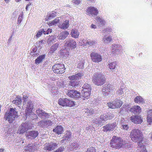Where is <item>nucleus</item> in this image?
Instances as JSON below:
<instances>
[{"mask_svg": "<svg viewBox=\"0 0 152 152\" xmlns=\"http://www.w3.org/2000/svg\"><path fill=\"white\" fill-rule=\"evenodd\" d=\"M83 76V73H77L74 75L69 76V78L70 81L69 83L68 87L70 88H76L79 84V82L77 80L82 78Z\"/></svg>", "mask_w": 152, "mask_h": 152, "instance_id": "f257e3e1", "label": "nucleus"}, {"mask_svg": "<svg viewBox=\"0 0 152 152\" xmlns=\"http://www.w3.org/2000/svg\"><path fill=\"white\" fill-rule=\"evenodd\" d=\"M105 77L102 73H95L92 78V82L95 85L99 86L103 85L105 81Z\"/></svg>", "mask_w": 152, "mask_h": 152, "instance_id": "f03ea898", "label": "nucleus"}, {"mask_svg": "<svg viewBox=\"0 0 152 152\" xmlns=\"http://www.w3.org/2000/svg\"><path fill=\"white\" fill-rule=\"evenodd\" d=\"M18 117V112L15 109L12 108H10L8 113H6L4 116L6 120L8 121L10 124L13 123L15 119L17 118Z\"/></svg>", "mask_w": 152, "mask_h": 152, "instance_id": "7ed1b4c3", "label": "nucleus"}, {"mask_svg": "<svg viewBox=\"0 0 152 152\" xmlns=\"http://www.w3.org/2000/svg\"><path fill=\"white\" fill-rule=\"evenodd\" d=\"M130 136L132 141L134 142H141L142 138V134L141 131L137 129L132 130L130 133Z\"/></svg>", "mask_w": 152, "mask_h": 152, "instance_id": "20e7f679", "label": "nucleus"}, {"mask_svg": "<svg viewBox=\"0 0 152 152\" xmlns=\"http://www.w3.org/2000/svg\"><path fill=\"white\" fill-rule=\"evenodd\" d=\"M111 146L115 149L121 148L123 145V140L121 138L115 136H113L110 142Z\"/></svg>", "mask_w": 152, "mask_h": 152, "instance_id": "39448f33", "label": "nucleus"}, {"mask_svg": "<svg viewBox=\"0 0 152 152\" xmlns=\"http://www.w3.org/2000/svg\"><path fill=\"white\" fill-rule=\"evenodd\" d=\"M58 104L63 107H72L75 105L74 102L67 98H62L59 99Z\"/></svg>", "mask_w": 152, "mask_h": 152, "instance_id": "423d86ee", "label": "nucleus"}, {"mask_svg": "<svg viewBox=\"0 0 152 152\" xmlns=\"http://www.w3.org/2000/svg\"><path fill=\"white\" fill-rule=\"evenodd\" d=\"M65 69L64 65L61 63L55 64L52 67L53 72L57 74H61L64 72Z\"/></svg>", "mask_w": 152, "mask_h": 152, "instance_id": "0eeeda50", "label": "nucleus"}, {"mask_svg": "<svg viewBox=\"0 0 152 152\" xmlns=\"http://www.w3.org/2000/svg\"><path fill=\"white\" fill-rule=\"evenodd\" d=\"M36 112L39 117L42 119L48 118L51 117V114L47 113L45 112L44 110L40 109L37 110Z\"/></svg>", "mask_w": 152, "mask_h": 152, "instance_id": "6e6552de", "label": "nucleus"}, {"mask_svg": "<svg viewBox=\"0 0 152 152\" xmlns=\"http://www.w3.org/2000/svg\"><path fill=\"white\" fill-rule=\"evenodd\" d=\"M86 11V14L90 17L97 15L99 12L97 9L94 7H88Z\"/></svg>", "mask_w": 152, "mask_h": 152, "instance_id": "1a4fd4ad", "label": "nucleus"}, {"mask_svg": "<svg viewBox=\"0 0 152 152\" xmlns=\"http://www.w3.org/2000/svg\"><path fill=\"white\" fill-rule=\"evenodd\" d=\"M117 125L115 122L106 124L103 127L102 130L105 132H112L115 129Z\"/></svg>", "mask_w": 152, "mask_h": 152, "instance_id": "9d476101", "label": "nucleus"}, {"mask_svg": "<svg viewBox=\"0 0 152 152\" xmlns=\"http://www.w3.org/2000/svg\"><path fill=\"white\" fill-rule=\"evenodd\" d=\"M33 104L31 101H28V102L26 105L24 106L26 108V114L27 117L28 116L30 113H31L32 110L33 109Z\"/></svg>", "mask_w": 152, "mask_h": 152, "instance_id": "9b49d317", "label": "nucleus"}, {"mask_svg": "<svg viewBox=\"0 0 152 152\" xmlns=\"http://www.w3.org/2000/svg\"><path fill=\"white\" fill-rule=\"evenodd\" d=\"M90 56L92 60L95 62H99L101 61L102 58L100 54L95 52H92L90 54Z\"/></svg>", "mask_w": 152, "mask_h": 152, "instance_id": "f8f14e48", "label": "nucleus"}, {"mask_svg": "<svg viewBox=\"0 0 152 152\" xmlns=\"http://www.w3.org/2000/svg\"><path fill=\"white\" fill-rule=\"evenodd\" d=\"M66 42L65 43V46H67L72 49H74L76 47V42L72 39H66Z\"/></svg>", "mask_w": 152, "mask_h": 152, "instance_id": "ddd939ff", "label": "nucleus"}, {"mask_svg": "<svg viewBox=\"0 0 152 152\" xmlns=\"http://www.w3.org/2000/svg\"><path fill=\"white\" fill-rule=\"evenodd\" d=\"M58 144L56 143L50 142L46 145L44 147L45 150L51 151L57 148Z\"/></svg>", "mask_w": 152, "mask_h": 152, "instance_id": "4468645a", "label": "nucleus"}, {"mask_svg": "<svg viewBox=\"0 0 152 152\" xmlns=\"http://www.w3.org/2000/svg\"><path fill=\"white\" fill-rule=\"evenodd\" d=\"M28 125L27 123H23L19 127L18 131L20 134H23L26 132L28 129Z\"/></svg>", "mask_w": 152, "mask_h": 152, "instance_id": "2eb2a0df", "label": "nucleus"}, {"mask_svg": "<svg viewBox=\"0 0 152 152\" xmlns=\"http://www.w3.org/2000/svg\"><path fill=\"white\" fill-rule=\"evenodd\" d=\"M131 121L135 124H139L142 122L141 117L138 115H132L130 118Z\"/></svg>", "mask_w": 152, "mask_h": 152, "instance_id": "dca6fc26", "label": "nucleus"}, {"mask_svg": "<svg viewBox=\"0 0 152 152\" xmlns=\"http://www.w3.org/2000/svg\"><path fill=\"white\" fill-rule=\"evenodd\" d=\"M37 131H31L27 132L26 137L29 139H33L35 138L38 135Z\"/></svg>", "mask_w": 152, "mask_h": 152, "instance_id": "f3484780", "label": "nucleus"}, {"mask_svg": "<svg viewBox=\"0 0 152 152\" xmlns=\"http://www.w3.org/2000/svg\"><path fill=\"white\" fill-rule=\"evenodd\" d=\"M72 133L70 131H67L65 132L64 136L63 138V139L61 140V141L62 142L65 141L67 142H69L70 141V138L71 137Z\"/></svg>", "mask_w": 152, "mask_h": 152, "instance_id": "a211bd4d", "label": "nucleus"}, {"mask_svg": "<svg viewBox=\"0 0 152 152\" xmlns=\"http://www.w3.org/2000/svg\"><path fill=\"white\" fill-rule=\"evenodd\" d=\"M112 48V52H118L120 50L122 49V47L121 45L118 44H112L111 46Z\"/></svg>", "mask_w": 152, "mask_h": 152, "instance_id": "6ab92c4d", "label": "nucleus"}, {"mask_svg": "<svg viewBox=\"0 0 152 152\" xmlns=\"http://www.w3.org/2000/svg\"><path fill=\"white\" fill-rule=\"evenodd\" d=\"M130 111L135 114H139L141 112V108L138 106H134L130 108Z\"/></svg>", "mask_w": 152, "mask_h": 152, "instance_id": "aec40b11", "label": "nucleus"}, {"mask_svg": "<svg viewBox=\"0 0 152 152\" xmlns=\"http://www.w3.org/2000/svg\"><path fill=\"white\" fill-rule=\"evenodd\" d=\"M53 131L58 135L61 134L64 132L63 127L61 126H57L53 129Z\"/></svg>", "mask_w": 152, "mask_h": 152, "instance_id": "412c9836", "label": "nucleus"}, {"mask_svg": "<svg viewBox=\"0 0 152 152\" xmlns=\"http://www.w3.org/2000/svg\"><path fill=\"white\" fill-rule=\"evenodd\" d=\"M69 20H66L63 23H59L58 25V27L61 29H65L68 28L69 27Z\"/></svg>", "mask_w": 152, "mask_h": 152, "instance_id": "4be33fe9", "label": "nucleus"}, {"mask_svg": "<svg viewBox=\"0 0 152 152\" xmlns=\"http://www.w3.org/2000/svg\"><path fill=\"white\" fill-rule=\"evenodd\" d=\"M25 148V151L32 152L34 151L36 149L33 143H30Z\"/></svg>", "mask_w": 152, "mask_h": 152, "instance_id": "5701e85b", "label": "nucleus"}, {"mask_svg": "<svg viewBox=\"0 0 152 152\" xmlns=\"http://www.w3.org/2000/svg\"><path fill=\"white\" fill-rule=\"evenodd\" d=\"M137 144L138 145V148L137 152H147L145 146L142 142H140L139 143H137Z\"/></svg>", "mask_w": 152, "mask_h": 152, "instance_id": "b1692460", "label": "nucleus"}, {"mask_svg": "<svg viewBox=\"0 0 152 152\" xmlns=\"http://www.w3.org/2000/svg\"><path fill=\"white\" fill-rule=\"evenodd\" d=\"M69 34V33L67 31L62 32L58 35V38L59 40H64L67 37Z\"/></svg>", "mask_w": 152, "mask_h": 152, "instance_id": "393cba45", "label": "nucleus"}, {"mask_svg": "<svg viewBox=\"0 0 152 152\" xmlns=\"http://www.w3.org/2000/svg\"><path fill=\"white\" fill-rule=\"evenodd\" d=\"M45 55V54L42 55L37 57L35 61V63L38 65L41 63L43 60L44 59Z\"/></svg>", "mask_w": 152, "mask_h": 152, "instance_id": "a878e982", "label": "nucleus"}, {"mask_svg": "<svg viewBox=\"0 0 152 152\" xmlns=\"http://www.w3.org/2000/svg\"><path fill=\"white\" fill-rule=\"evenodd\" d=\"M110 86L109 84H106L105 85V87H103L102 89V91L103 93L106 92H111L113 91V90L111 89L112 88L110 87Z\"/></svg>", "mask_w": 152, "mask_h": 152, "instance_id": "bb28decb", "label": "nucleus"}, {"mask_svg": "<svg viewBox=\"0 0 152 152\" xmlns=\"http://www.w3.org/2000/svg\"><path fill=\"white\" fill-rule=\"evenodd\" d=\"M12 103L16 105H21L22 99L21 97H16L15 100L12 101Z\"/></svg>", "mask_w": 152, "mask_h": 152, "instance_id": "cd10ccee", "label": "nucleus"}, {"mask_svg": "<svg viewBox=\"0 0 152 152\" xmlns=\"http://www.w3.org/2000/svg\"><path fill=\"white\" fill-rule=\"evenodd\" d=\"M134 101L135 102L139 103H143L145 101L140 96H137L134 99Z\"/></svg>", "mask_w": 152, "mask_h": 152, "instance_id": "c85d7f7f", "label": "nucleus"}, {"mask_svg": "<svg viewBox=\"0 0 152 152\" xmlns=\"http://www.w3.org/2000/svg\"><path fill=\"white\" fill-rule=\"evenodd\" d=\"M71 34L72 36L75 38H77L78 37L79 35V32L77 30L73 29L71 31Z\"/></svg>", "mask_w": 152, "mask_h": 152, "instance_id": "c756f323", "label": "nucleus"}, {"mask_svg": "<svg viewBox=\"0 0 152 152\" xmlns=\"http://www.w3.org/2000/svg\"><path fill=\"white\" fill-rule=\"evenodd\" d=\"M59 44L56 43L51 46L49 53H53L57 49L59 46Z\"/></svg>", "mask_w": 152, "mask_h": 152, "instance_id": "7c9ffc66", "label": "nucleus"}, {"mask_svg": "<svg viewBox=\"0 0 152 152\" xmlns=\"http://www.w3.org/2000/svg\"><path fill=\"white\" fill-rule=\"evenodd\" d=\"M84 111L85 112L84 114L85 116H89L91 115L94 113V111L91 109H85Z\"/></svg>", "mask_w": 152, "mask_h": 152, "instance_id": "2f4dec72", "label": "nucleus"}, {"mask_svg": "<svg viewBox=\"0 0 152 152\" xmlns=\"http://www.w3.org/2000/svg\"><path fill=\"white\" fill-rule=\"evenodd\" d=\"M96 20L97 22L102 26L105 25L106 24V21L100 17L98 16L96 17Z\"/></svg>", "mask_w": 152, "mask_h": 152, "instance_id": "473e14b6", "label": "nucleus"}, {"mask_svg": "<svg viewBox=\"0 0 152 152\" xmlns=\"http://www.w3.org/2000/svg\"><path fill=\"white\" fill-rule=\"evenodd\" d=\"M108 117L107 114L101 115L100 117V120L102 122V124L108 120Z\"/></svg>", "mask_w": 152, "mask_h": 152, "instance_id": "72a5a7b5", "label": "nucleus"}, {"mask_svg": "<svg viewBox=\"0 0 152 152\" xmlns=\"http://www.w3.org/2000/svg\"><path fill=\"white\" fill-rule=\"evenodd\" d=\"M57 13L55 11H52L51 13L47 15V17L48 19L47 20H49L51 19L52 18L55 17Z\"/></svg>", "mask_w": 152, "mask_h": 152, "instance_id": "f704fd0d", "label": "nucleus"}, {"mask_svg": "<svg viewBox=\"0 0 152 152\" xmlns=\"http://www.w3.org/2000/svg\"><path fill=\"white\" fill-rule=\"evenodd\" d=\"M79 147V145L77 144L75 142H73V144L70 145V147L69 148L70 150H77Z\"/></svg>", "mask_w": 152, "mask_h": 152, "instance_id": "c9c22d12", "label": "nucleus"}, {"mask_svg": "<svg viewBox=\"0 0 152 152\" xmlns=\"http://www.w3.org/2000/svg\"><path fill=\"white\" fill-rule=\"evenodd\" d=\"M109 67L110 69L111 70H113L115 68L116 64V61H113V62H109L108 64Z\"/></svg>", "mask_w": 152, "mask_h": 152, "instance_id": "e433bc0d", "label": "nucleus"}, {"mask_svg": "<svg viewBox=\"0 0 152 152\" xmlns=\"http://www.w3.org/2000/svg\"><path fill=\"white\" fill-rule=\"evenodd\" d=\"M82 96L83 98V99L82 98L83 100L85 99V98L87 99L90 97L91 94V92H90L88 91L86 92H82Z\"/></svg>", "mask_w": 152, "mask_h": 152, "instance_id": "4c0bfd02", "label": "nucleus"}, {"mask_svg": "<svg viewBox=\"0 0 152 152\" xmlns=\"http://www.w3.org/2000/svg\"><path fill=\"white\" fill-rule=\"evenodd\" d=\"M93 123L98 125V126H102L103 124L99 118H96L93 120Z\"/></svg>", "mask_w": 152, "mask_h": 152, "instance_id": "58836bf2", "label": "nucleus"}, {"mask_svg": "<svg viewBox=\"0 0 152 152\" xmlns=\"http://www.w3.org/2000/svg\"><path fill=\"white\" fill-rule=\"evenodd\" d=\"M73 96L72 97V98L75 99H78L80 96V93L79 92L74 90V93L73 94Z\"/></svg>", "mask_w": 152, "mask_h": 152, "instance_id": "ea45409f", "label": "nucleus"}, {"mask_svg": "<svg viewBox=\"0 0 152 152\" xmlns=\"http://www.w3.org/2000/svg\"><path fill=\"white\" fill-rule=\"evenodd\" d=\"M112 39L111 37L110 36H108L107 37L104 36L103 38L104 42L105 43H108L110 42L111 41Z\"/></svg>", "mask_w": 152, "mask_h": 152, "instance_id": "a19ab883", "label": "nucleus"}, {"mask_svg": "<svg viewBox=\"0 0 152 152\" xmlns=\"http://www.w3.org/2000/svg\"><path fill=\"white\" fill-rule=\"evenodd\" d=\"M61 53L64 58H66L69 55V53L66 49H64L62 51Z\"/></svg>", "mask_w": 152, "mask_h": 152, "instance_id": "79ce46f5", "label": "nucleus"}, {"mask_svg": "<svg viewBox=\"0 0 152 152\" xmlns=\"http://www.w3.org/2000/svg\"><path fill=\"white\" fill-rule=\"evenodd\" d=\"M115 102H115V100H114L112 102L108 103L107 105L108 107L110 108H116V106L115 105Z\"/></svg>", "mask_w": 152, "mask_h": 152, "instance_id": "37998d69", "label": "nucleus"}, {"mask_svg": "<svg viewBox=\"0 0 152 152\" xmlns=\"http://www.w3.org/2000/svg\"><path fill=\"white\" fill-rule=\"evenodd\" d=\"M26 93L24 92L23 94V100H24V102L23 103V105H25L26 102L28 100V96L27 95H26Z\"/></svg>", "mask_w": 152, "mask_h": 152, "instance_id": "c03bdc74", "label": "nucleus"}, {"mask_svg": "<svg viewBox=\"0 0 152 152\" xmlns=\"http://www.w3.org/2000/svg\"><path fill=\"white\" fill-rule=\"evenodd\" d=\"M115 105L116 106V108L119 107L122 104L123 102L120 100L115 99Z\"/></svg>", "mask_w": 152, "mask_h": 152, "instance_id": "a18cd8bd", "label": "nucleus"}, {"mask_svg": "<svg viewBox=\"0 0 152 152\" xmlns=\"http://www.w3.org/2000/svg\"><path fill=\"white\" fill-rule=\"evenodd\" d=\"M46 122L45 121H39L38 123V125L41 127L43 128H46L45 125V124Z\"/></svg>", "mask_w": 152, "mask_h": 152, "instance_id": "49530a36", "label": "nucleus"}, {"mask_svg": "<svg viewBox=\"0 0 152 152\" xmlns=\"http://www.w3.org/2000/svg\"><path fill=\"white\" fill-rule=\"evenodd\" d=\"M121 128L124 130H128L129 126L128 124H126L124 123H121Z\"/></svg>", "mask_w": 152, "mask_h": 152, "instance_id": "de8ad7c7", "label": "nucleus"}, {"mask_svg": "<svg viewBox=\"0 0 152 152\" xmlns=\"http://www.w3.org/2000/svg\"><path fill=\"white\" fill-rule=\"evenodd\" d=\"M95 44V41L94 40H92L88 41L86 42V45H88L90 46H93Z\"/></svg>", "mask_w": 152, "mask_h": 152, "instance_id": "09e8293b", "label": "nucleus"}, {"mask_svg": "<svg viewBox=\"0 0 152 152\" xmlns=\"http://www.w3.org/2000/svg\"><path fill=\"white\" fill-rule=\"evenodd\" d=\"M84 63L85 61L83 59L81 60L80 61L78 64V67L80 69L83 68V67Z\"/></svg>", "mask_w": 152, "mask_h": 152, "instance_id": "8fccbe9b", "label": "nucleus"}, {"mask_svg": "<svg viewBox=\"0 0 152 152\" xmlns=\"http://www.w3.org/2000/svg\"><path fill=\"white\" fill-rule=\"evenodd\" d=\"M82 88L83 89H88L89 91H91V86L87 84H84Z\"/></svg>", "mask_w": 152, "mask_h": 152, "instance_id": "3c124183", "label": "nucleus"}, {"mask_svg": "<svg viewBox=\"0 0 152 152\" xmlns=\"http://www.w3.org/2000/svg\"><path fill=\"white\" fill-rule=\"evenodd\" d=\"M30 118L32 120H34L38 118L37 116L35 114L32 113V112L30 113V114L28 115L29 116Z\"/></svg>", "mask_w": 152, "mask_h": 152, "instance_id": "603ef678", "label": "nucleus"}, {"mask_svg": "<svg viewBox=\"0 0 152 152\" xmlns=\"http://www.w3.org/2000/svg\"><path fill=\"white\" fill-rule=\"evenodd\" d=\"M43 33H44V29H41L39 30L36 34V37L37 38L40 37Z\"/></svg>", "mask_w": 152, "mask_h": 152, "instance_id": "864d4df0", "label": "nucleus"}, {"mask_svg": "<svg viewBox=\"0 0 152 152\" xmlns=\"http://www.w3.org/2000/svg\"><path fill=\"white\" fill-rule=\"evenodd\" d=\"M60 21L59 18H56L51 22V24L53 25H55Z\"/></svg>", "mask_w": 152, "mask_h": 152, "instance_id": "5fc2aeb1", "label": "nucleus"}, {"mask_svg": "<svg viewBox=\"0 0 152 152\" xmlns=\"http://www.w3.org/2000/svg\"><path fill=\"white\" fill-rule=\"evenodd\" d=\"M86 152H96V150L94 147H91L88 148Z\"/></svg>", "mask_w": 152, "mask_h": 152, "instance_id": "6e6d98bb", "label": "nucleus"}, {"mask_svg": "<svg viewBox=\"0 0 152 152\" xmlns=\"http://www.w3.org/2000/svg\"><path fill=\"white\" fill-rule=\"evenodd\" d=\"M74 93V90H68L67 93V95L70 97L72 98L73 96V94Z\"/></svg>", "mask_w": 152, "mask_h": 152, "instance_id": "4d7b16f0", "label": "nucleus"}, {"mask_svg": "<svg viewBox=\"0 0 152 152\" xmlns=\"http://www.w3.org/2000/svg\"><path fill=\"white\" fill-rule=\"evenodd\" d=\"M124 87H122V88H120L119 90H118L117 93L118 94L120 95H122L124 93L123 89H124Z\"/></svg>", "mask_w": 152, "mask_h": 152, "instance_id": "13d9d810", "label": "nucleus"}, {"mask_svg": "<svg viewBox=\"0 0 152 152\" xmlns=\"http://www.w3.org/2000/svg\"><path fill=\"white\" fill-rule=\"evenodd\" d=\"M45 121H46V122H45V124H46L45 125H45L46 128H47L49 126H51L52 124V121L50 120Z\"/></svg>", "mask_w": 152, "mask_h": 152, "instance_id": "bf43d9fd", "label": "nucleus"}, {"mask_svg": "<svg viewBox=\"0 0 152 152\" xmlns=\"http://www.w3.org/2000/svg\"><path fill=\"white\" fill-rule=\"evenodd\" d=\"M57 85L59 87H62L63 86V82L62 80H58L57 82Z\"/></svg>", "mask_w": 152, "mask_h": 152, "instance_id": "052dcab7", "label": "nucleus"}, {"mask_svg": "<svg viewBox=\"0 0 152 152\" xmlns=\"http://www.w3.org/2000/svg\"><path fill=\"white\" fill-rule=\"evenodd\" d=\"M52 30L51 29L48 28L47 30L44 29V34H48L52 32Z\"/></svg>", "mask_w": 152, "mask_h": 152, "instance_id": "680f3d73", "label": "nucleus"}, {"mask_svg": "<svg viewBox=\"0 0 152 152\" xmlns=\"http://www.w3.org/2000/svg\"><path fill=\"white\" fill-rule=\"evenodd\" d=\"M107 115L108 117V119H112L113 117H114V115L111 113H108Z\"/></svg>", "mask_w": 152, "mask_h": 152, "instance_id": "e2e57ef3", "label": "nucleus"}, {"mask_svg": "<svg viewBox=\"0 0 152 152\" xmlns=\"http://www.w3.org/2000/svg\"><path fill=\"white\" fill-rule=\"evenodd\" d=\"M147 121L148 123H150L152 122V117L148 115L147 116Z\"/></svg>", "mask_w": 152, "mask_h": 152, "instance_id": "0e129e2a", "label": "nucleus"}, {"mask_svg": "<svg viewBox=\"0 0 152 152\" xmlns=\"http://www.w3.org/2000/svg\"><path fill=\"white\" fill-rule=\"evenodd\" d=\"M112 31V29L110 28H108L102 31L103 33L109 32Z\"/></svg>", "mask_w": 152, "mask_h": 152, "instance_id": "69168bd1", "label": "nucleus"}, {"mask_svg": "<svg viewBox=\"0 0 152 152\" xmlns=\"http://www.w3.org/2000/svg\"><path fill=\"white\" fill-rule=\"evenodd\" d=\"M64 146H61L56 150L58 152H62L64 151Z\"/></svg>", "mask_w": 152, "mask_h": 152, "instance_id": "338daca9", "label": "nucleus"}, {"mask_svg": "<svg viewBox=\"0 0 152 152\" xmlns=\"http://www.w3.org/2000/svg\"><path fill=\"white\" fill-rule=\"evenodd\" d=\"M22 15H20L19 16V17L18 18V23H20L22 21Z\"/></svg>", "mask_w": 152, "mask_h": 152, "instance_id": "774afa93", "label": "nucleus"}]
</instances>
